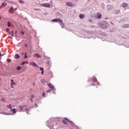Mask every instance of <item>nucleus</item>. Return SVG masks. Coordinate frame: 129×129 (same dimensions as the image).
I'll return each instance as SVG.
<instances>
[{"label":"nucleus","instance_id":"obj_1","mask_svg":"<svg viewBox=\"0 0 129 129\" xmlns=\"http://www.w3.org/2000/svg\"><path fill=\"white\" fill-rule=\"evenodd\" d=\"M51 22H55V23H57V22H58L59 25H60L61 27H64V23H63V21L59 18L53 19L51 20Z\"/></svg>","mask_w":129,"mask_h":129},{"label":"nucleus","instance_id":"obj_2","mask_svg":"<svg viewBox=\"0 0 129 129\" xmlns=\"http://www.w3.org/2000/svg\"><path fill=\"white\" fill-rule=\"evenodd\" d=\"M40 7H44V8H50L51 5L49 3H43L39 4Z\"/></svg>","mask_w":129,"mask_h":129},{"label":"nucleus","instance_id":"obj_3","mask_svg":"<svg viewBox=\"0 0 129 129\" xmlns=\"http://www.w3.org/2000/svg\"><path fill=\"white\" fill-rule=\"evenodd\" d=\"M19 108L21 109V111H27V110H28L26 105L20 106Z\"/></svg>","mask_w":129,"mask_h":129},{"label":"nucleus","instance_id":"obj_4","mask_svg":"<svg viewBox=\"0 0 129 129\" xmlns=\"http://www.w3.org/2000/svg\"><path fill=\"white\" fill-rule=\"evenodd\" d=\"M67 121H68L69 122H71V123H72V122H71V121H69V119H67V118H64V119L62 120V122L64 124H67Z\"/></svg>","mask_w":129,"mask_h":129},{"label":"nucleus","instance_id":"obj_5","mask_svg":"<svg viewBox=\"0 0 129 129\" xmlns=\"http://www.w3.org/2000/svg\"><path fill=\"white\" fill-rule=\"evenodd\" d=\"M29 65H30L31 66H33V67H38V64H37V63H36L34 61L30 62Z\"/></svg>","mask_w":129,"mask_h":129},{"label":"nucleus","instance_id":"obj_6","mask_svg":"<svg viewBox=\"0 0 129 129\" xmlns=\"http://www.w3.org/2000/svg\"><path fill=\"white\" fill-rule=\"evenodd\" d=\"M122 28L124 29H128L129 28V24H124L122 25Z\"/></svg>","mask_w":129,"mask_h":129},{"label":"nucleus","instance_id":"obj_7","mask_svg":"<svg viewBox=\"0 0 129 129\" xmlns=\"http://www.w3.org/2000/svg\"><path fill=\"white\" fill-rule=\"evenodd\" d=\"M9 13L10 14H14V7H11L9 10Z\"/></svg>","mask_w":129,"mask_h":129},{"label":"nucleus","instance_id":"obj_8","mask_svg":"<svg viewBox=\"0 0 129 129\" xmlns=\"http://www.w3.org/2000/svg\"><path fill=\"white\" fill-rule=\"evenodd\" d=\"M121 6L122 8H126V7H127V4L125 3H123L121 5Z\"/></svg>","mask_w":129,"mask_h":129},{"label":"nucleus","instance_id":"obj_9","mask_svg":"<svg viewBox=\"0 0 129 129\" xmlns=\"http://www.w3.org/2000/svg\"><path fill=\"white\" fill-rule=\"evenodd\" d=\"M47 85L48 87H49V88H51V89L54 90V85H53L52 84H48Z\"/></svg>","mask_w":129,"mask_h":129},{"label":"nucleus","instance_id":"obj_10","mask_svg":"<svg viewBox=\"0 0 129 129\" xmlns=\"http://www.w3.org/2000/svg\"><path fill=\"white\" fill-rule=\"evenodd\" d=\"M11 86L12 87V88H14V85H15L16 84V83H15V82H14V80H11Z\"/></svg>","mask_w":129,"mask_h":129},{"label":"nucleus","instance_id":"obj_11","mask_svg":"<svg viewBox=\"0 0 129 129\" xmlns=\"http://www.w3.org/2000/svg\"><path fill=\"white\" fill-rule=\"evenodd\" d=\"M34 57H36L37 58H41V55L38 53H35L34 54Z\"/></svg>","mask_w":129,"mask_h":129},{"label":"nucleus","instance_id":"obj_12","mask_svg":"<svg viewBox=\"0 0 129 129\" xmlns=\"http://www.w3.org/2000/svg\"><path fill=\"white\" fill-rule=\"evenodd\" d=\"M66 4H67V6H68V7H72V3L70 2H67Z\"/></svg>","mask_w":129,"mask_h":129},{"label":"nucleus","instance_id":"obj_13","mask_svg":"<svg viewBox=\"0 0 129 129\" xmlns=\"http://www.w3.org/2000/svg\"><path fill=\"white\" fill-rule=\"evenodd\" d=\"M40 70L41 71V74L42 75H44V68H40Z\"/></svg>","mask_w":129,"mask_h":129},{"label":"nucleus","instance_id":"obj_14","mask_svg":"<svg viewBox=\"0 0 129 129\" xmlns=\"http://www.w3.org/2000/svg\"><path fill=\"white\" fill-rule=\"evenodd\" d=\"M97 17L98 19H100V18H101V17H102V15H101V14L99 13L97 15Z\"/></svg>","mask_w":129,"mask_h":129},{"label":"nucleus","instance_id":"obj_15","mask_svg":"<svg viewBox=\"0 0 129 129\" xmlns=\"http://www.w3.org/2000/svg\"><path fill=\"white\" fill-rule=\"evenodd\" d=\"M6 6L7 4L6 3V2L3 3L2 4V8H5V7H6Z\"/></svg>","mask_w":129,"mask_h":129},{"label":"nucleus","instance_id":"obj_16","mask_svg":"<svg viewBox=\"0 0 129 129\" xmlns=\"http://www.w3.org/2000/svg\"><path fill=\"white\" fill-rule=\"evenodd\" d=\"M84 17H85V16L83 14H81L79 15L80 19H83V18H84Z\"/></svg>","mask_w":129,"mask_h":129},{"label":"nucleus","instance_id":"obj_17","mask_svg":"<svg viewBox=\"0 0 129 129\" xmlns=\"http://www.w3.org/2000/svg\"><path fill=\"white\" fill-rule=\"evenodd\" d=\"M15 58L16 59H19V58H20V55H19L18 54H16L15 56Z\"/></svg>","mask_w":129,"mask_h":129},{"label":"nucleus","instance_id":"obj_18","mask_svg":"<svg viewBox=\"0 0 129 129\" xmlns=\"http://www.w3.org/2000/svg\"><path fill=\"white\" fill-rule=\"evenodd\" d=\"M6 31H7V32L8 33V34H9L10 35L12 34V31L11 32V31H10V29H9V28H7V29H6Z\"/></svg>","mask_w":129,"mask_h":129},{"label":"nucleus","instance_id":"obj_19","mask_svg":"<svg viewBox=\"0 0 129 129\" xmlns=\"http://www.w3.org/2000/svg\"><path fill=\"white\" fill-rule=\"evenodd\" d=\"M34 95H31L30 96V99L31 102H33V98H34Z\"/></svg>","mask_w":129,"mask_h":129},{"label":"nucleus","instance_id":"obj_20","mask_svg":"<svg viewBox=\"0 0 129 129\" xmlns=\"http://www.w3.org/2000/svg\"><path fill=\"white\" fill-rule=\"evenodd\" d=\"M29 62L28 61H23L21 65H25V64H28Z\"/></svg>","mask_w":129,"mask_h":129},{"label":"nucleus","instance_id":"obj_21","mask_svg":"<svg viewBox=\"0 0 129 129\" xmlns=\"http://www.w3.org/2000/svg\"><path fill=\"white\" fill-rule=\"evenodd\" d=\"M19 3L20 4H25V2H24L23 1H22V0H20V1H19Z\"/></svg>","mask_w":129,"mask_h":129},{"label":"nucleus","instance_id":"obj_22","mask_svg":"<svg viewBox=\"0 0 129 129\" xmlns=\"http://www.w3.org/2000/svg\"><path fill=\"white\" fill-rule=\"evenodd\" d=\"M41 83H42L43 84H45V83L46 82V81H45V80L43 79L41 80Z\"/></svg>","mask_w":129,"mask_h":129},{"label":"nucleus","instance_id":"obj_23","mask_svg":"<svg viewBox=\"0 0 129 129\" xmlns=\"http://www.w3.org/2000/svg\"><path fill=\"white\" fill-rule=\"evenodd\" d=\"M7 107L8 108H10L11 109H12V105L11 104L8 105Z\"/></svg>","mask_w":129,"mask_h":129},{"label":"nucleus","instance_id":"obj_24","mask_svg":"<svg viewBox=\"0 0 129 129\" xmlns=\"http://www.w3.org/2000/svg\"><path fill=\"white\" fill-rule=\"evenodd\" d=\"M11 111H12L13 113H16V109H11Z\"/></svg>","mask_w":129,"mask_h":129},{"label":"nucleus","instance_id":"obj_25","mask_svg":"<svg viewBox=\"0 0 129 129\" xmlns=\"http://www.w3.org/2000/svg\"><path fill=\"white\" fill-rule=\"evenodd\" d=\"M7 62H8V63H11V62H12V60H11V59H9V58H8L7 59Z\"/></svg>","mask_w":129,"mask_h":129},{"label":"nucleus","instance_id":"obj_26","mask_svg":"<svg viewBox=\"0 0 129 129\" xmlns=\"http://www.w3.org/2000/svg\"><path fill=\"white\" fill-rule=\"evenodd\" d=\"M25 56H24V58L26 59V58H28V56H27V52L25 53Z\"/></svg>","mask_w":129,"mask_h":129},{"label":"nucleus","instance_id":"obj_27","mask_svg":"<svg viewBox=\"0 0 129 129\" xmlns=\"http://www.w3.org/2000/svg\"><path fill=\"white\" fill-rule=\"evenodd\" d=\"M11 25H12V24H11L10 23V22H8V27H11Z\"/></svg>","mask_w":129,"mask_h":129},{"label":"nucleus","instance_id":"obj_28","mask_svg":"<svg viewBox=\"0 0 129 129\" xmlns=\"http://www.w3.org/2000/svg\"><path fill=\"white\" fill-rule=\"evenodd\" d=\"M42 96H43V97H46V95L45 94L44 92H43L42 93Z\"/></svg>","mask_w":129,"mask_h":129},{"label":"nucleus","instance_id":"obj_29","mask_svg":"<svg viewBox=\"0 0 129 129\" xmlns=\"http://www.w3.org/2000/svg\"><path fill=\"white\" fill-rule=\"evenodd\" d=\"M21 68H22V67H18L17 68V70H21Z\"/></svg>","mask_w":129,"mask_h":129},{"label":"nucleus","instance_id":"obj_30","mask_svg":"<svg viewBox=\"0 0 129 129\" xmlns=\"http://www.w3.org/2000/svg\"><path fill=\"white\" fill-rule=\"evenodd\" d=\"M11 34H12V35H11V36H12V37H14V30H12V31Z\"/></svg>","mask_w":129,"mask_h":129},{"label":"nucleus","instance_id":"obj_31","mask_svg":"<svg viewBox=\"0 0 129 129\" xmlns=\"http://www.w3.org/2000/svg\"><path fill=\"white\" fill-rule=\"evenodd\" d=\"M2 101H6V98H3L1 99Z\"/></svg>","mask_w":129,"mask_h":129},{"label":"nucleus","instance_id":"obj_32","mask_svg":"<svg viewBox=\"0 0 129 129\" xmlns=\"http://www.w3.org/2000/svg\"><path fill=\"white\" fill-rule=\"evenodd\" d=\"M51 92V90H48V91H47V93H49Z\"/></svg>","mask_w":129,"mask_h":129},{"label":"nucleus","instance_id":"obj_33","mask_svg":"<svg viewBox=\"0 0 129 129\" xmlns=\"http://www.w3.org/2000/svg\"><path fill=\"white\" fill-rule=\"evenodd\" d=\"M21 34H22V35H24V34H25V33L23 31H21Z\"/></svg>","mask_w":129,"mask_h":129},{"label":"nucleus","instance_id":"obj_34","mask_svg":"<svg viewBox=\"0 0 129 129\" xmlns=\"http://www.w3.org/2000/svg\"><path fill=\"white\" fill-rule=\"evenodd\" d=\"M2 56H4V54H2L1 53H0V57H2Z\"/></svg>","mask_w":129,"mask_h":129},{"label":"nucleus","instance_id":"obj_35","mask_svg":"<svg viewBox=\"0 0 129 129\" xmlns=\"http://www.w3.org/2000/svg\"><path fill=\"white\" fill-rule=\"evenodd\" d=\"M25 47H28V45H27V44H25Z\"/></svg>","mask_w":129,"mask_h":129},{"label":"nucleus","instance_id":"obj_36","mask_svg":"<svg viewBox=\"0 0 129 129\" xmlns=\"http://www.w3.org/2000/svg\"><path fill=\"white\" fill-rule=\"evenodd\" d=\"M22 55H24V52H22Z\"/></svg>","mask_w":129,"mask_h":129},{"label":"nucleus","instance_id":"obj_37","mask_svg":"<svg viewBox=\"0 0 129 129\" xmlns=\"http://www.w3.org/2000/svg\"><path fill=\"white\" fill-rule=\"evenodd\" d=\"M92 85H93V86H94V84H92Z\"/></svg>","mask_w":129,"mask_h":129},{"label":"nucleus","instance_id":"obj_38","mask_svg":"<svg viewBox=\"0 0 129 129\" xmlns=\"http://www.w3.org/2000/svg\"><path fill=\"white\" fill-rule=\"evenodd\" d=\"M2 18H1V17H0V20Z\"/></svg>","mask_w":129,"mask_h":129},{"label":"nucleus","instance_id":"obj_39","mask_svg":"<svg viewBox=\"0 0 129 129\" xmlns=\"http://www.w3.org/2000/svg\"><path fill=\"white\" fill-rule=\"evenodd\" d=\"M0 9H2V7H0Z\"/></svg>","mask_w":129,"mask_h":129},{"label":"nucleus","instance_id":"obj_40","mask_svg":"<svg viewBox=\"0 0 129 129\" xmlns=\"http://www.w3.org/2000/svg\"><path fill=\"white\" fill-rule=\"evenodd\" d=\"M17 33V31L15 32V33Z\"/></svg>","mask_w":129,"mask_h":129},{"label":"nucleus","instance_id":"obj_41","mask_svg":"<svg viewBox=\"0 0 129 129\" xmlns=\"http://www.w3.org/2000/svg\"><path fill=\"white\" fill-rule=\"evenodd\" d=\"M15 10H17V8H16Z\"/></svg>","mask_w":129,"mask_h":129},{"label":"nucleus","instance_id":"obj_42","mask_svg":"<svg viewBox=\"0 0 129 129\" xmlns=\"http://www.w3.org/2000/svg\"><path fill=\"white\" fill-rule=\"evenodd\" d=\"M2 58H0V60Z\"/></svg>","mask_w":129,"mask_h":129}]
</instances>
